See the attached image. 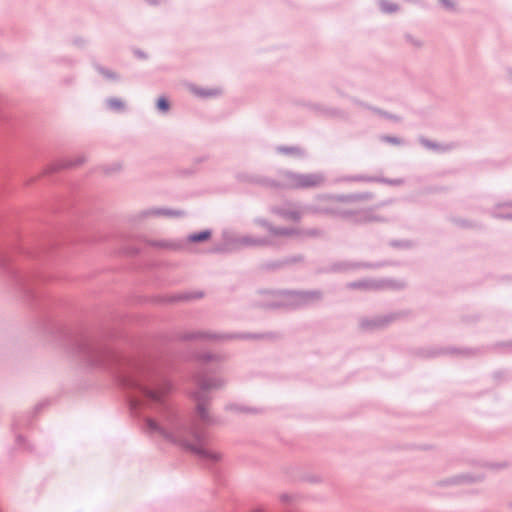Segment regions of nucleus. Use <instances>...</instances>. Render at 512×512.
<instances>
[{
    "label": "nucleus",
    "instance_id": "obj_1",
    "mask_svg": "<svg viewBox=\"0 0 512 512\" xmlns=\"http://www.w3.org/2000/svg\"><path fill=\"white\" fill-rule=\"evenodd\" d=\"M76 241L63 225H49L23 236L14 223H0V271L37 313L38 329L65 347L81 364L110 371L119 387L127 394L130 407L142 413L156 410L164 424L144 417L146 429L161 435L194 455L212 473L218 474L217 464L222 455L208 447V434L194 420H184L158 389L159 382L171 384L162 377L150 360L128 357L112 345L115 332L101 330L90 333L82 328H69L51 314L60 301L52 297L43 285L53 276L40 271V264L51 261L59 247Z\"/></svg>",
    "mask_w": 512,
    "mask_h": 512
},
{
    "label": "nucleus",
    "instance_id": "obj_2",
    "mask_svg": "<svg viewBox=\"0 0 512 512\" xmlns=\"http://www.w3.org/2000/svg\"><path fill=\"white\" fill-rule=\"evenodd\" d=\"M196 385L197 390L192 393V397L196 401V416L204 425L209 426L217 424L218 420L209 414L207 408L210 402L208 392L213 389L221 388L224 385L223 380L202 374L198 376Z\"/></svg>",
    "mask_w": 512,
    "mask_h": 512
},
{
    "label": "nucleus",
    "instance_id": "obj_3",
    "mask_svg": "<svg viewBox=\"0 0 512 512\" xmlns=\"http://www.w3.org/2000/svg\"><path fill=\"white\" fill-rule=\"evenodd\" d=\"M196 385L197 390L192 393V397L196 401V416L204 425L209 426L217 424L218 420L209 414L207 408L210 402L208 392L213 389L221 388L224 385L223 380L202 374L198 376Z\"/></svg>",
    "mask_w": 512,
    "mask_h": 512
},
{
    "label": "nucleus",
    "instance_id": "obj_4",
    "mask_svg": "<svg viewBox=\"0 0 512 512\" xmlns=\"http://www.w3.org/2000/svg\"><path fill=\"white\" fill-rule=\"evenodd\" d=\"M181 341H194V340H266V341H277L282 338L279 332H264V333H215L209 331H193L181 333L178 336Z\"/></svg>",
    "mask_w": 512,
    "mask_h": 512
},
{
    "label": "nucleus",
    "instance_id": "obj_5",
    "mask_svg": "<svg viewBox=\"0 0 512 512\" xmlns=\"http://www.w3.org/2000/svg\"><path fill=\"white\" fill-rule=\"evenodd\" d=\"M410 355L419 359H435L440 356L473 358L482 353L480 348L430 345L410 349Z\"/></svg>",
    "mask_w": 512,
    "mask_h": 512
},
{
    "label": "nucleus",
    "instance_id": "obj_6",
    "mask_svg": "<svg viewBox=\"0 0 512 512\" xmlns=\"http://www.w3.org/2000/svg\"><path fill=\"white\" fill-rule=\"evenodd\" d=\"M411 315L410 310L393 311L384 315L362 317L359 319V329L365 333H373L388 328L392 323Z\"/></svg>",
    "mask_w": 512,
    "mask_h": 512
},
{
    "label": "nucleus",
    "instance_id": "obj_7",
    "mask_svg": "<svg viewBox=\"0 0 512 512\" xmlns=\"http://www.w3.org/2000/svg\"><path fill=\"white\" fill-rule=\"evenodd\" d=\"M284 179V188L287 189H310L319 187L325 180L320 173H297L290 170L281 172Z\"/></svg>",
    "mask_w": 512,
    "mask_h": 512
},
{
    "label": "nucleus",
    "instance_id": "obj_8",
    "mask_svg": "<svg viewBox=\"0 0 512 512\" xmlns=\"http://www.w3.org/2000/svg\"><path fill=\"white\" fill-rule=\"evenodd\" d=\"M276 296H287L290 299L291 310H297L309 306L313 302H318L323 299V292L319 289L315 290H295V289H282L270 291Z\"/></svg>",
    "mask_w": 512,
    "mask_h": 512
},
{
    "label": "nucleus",
    "instance_id": "obj_9",
    "mask_svg": "<svg viewBox=\"0 0 512 512\" xmlns=\"http://www.w3.org/2000/svg\"><path fill=\"white\" fill-rule=\"evenodd\" d=\"M391 263L389 261L380 262H353V261H336L328 267L319 268L316 270V274H337L346 273L348 271L357 269H378L384 266H388Z\"/></svg>",
    "mask_w": 512,
    "mask_h": 512
},
{
    "label": "nucleus",
    "instance_id": "obj_10",
    "mask_svg": "<svg viewBox=\"0 0 512 512\" xmlns=\"http://www.w3.org/2000/svg\"><path fill=\"white\" fill-rule=\"evenodd\" d=\"M277 289H260L258 293L261 295L271 296V300H262L256 301L253 303V307L257 309H261L264 311H274V310H291L290 299L287 296H276L270 291H276Z\"/></svg>",
    "mask_w": 512,
    "mask_h": 512
},
{
    "label": "nucleus",
    "instance_id": "obj_11",
    "mask_svg": "<svg viewBox=\"0 0 512 512\" xmlns=\"http://www.w3.org/2000/svg\"><path fill=\"white\" fill-rule=\"evenodd\" d=\"M242 249L241 237H235L229 232H223L222 241L208 250L211 254H232Z\"/></svg>",
    "mask_w": 512,
    "mask_h": 512
},
{
    "label": "nucleus",
    "instance_id": "obj_12",
    "mask_svg": "<svg viewBox=\"0 0 512 512\" xmlns=\"http://www.w3.org/2000/svg\"><path fill=\"white\" fill-rule=\"evenodd\" d=\"M86 161L84 156H78L74 160H57L48 164L42 172L43 176H52L53 174L63 170L70 169L82 165Z\"/></svg>",
    "mask_w": 512,
    "mask_h": 512
},
{
    "label": "nucleus",
    "instance_id": "obj_13",
    "mask_svg": "<svg viewBox=\"0 0 512 512\" xmlns=\"http://www.w3.org/2000/svg\"><path fill=\"white\" fill-rule=\"evenodd\" d=\"M305 106L317 116L325 118H345L346 113L336 107H329L322 103L307 102Z\"/></svg>",
    "mask_w": 512,
    "mask_h": 512
},
{
    "label": "nucleus",
    "instance_id": "obj_14",
    "mask_svg": "<svg viewBox=\"0 0 512 512\" xmlns=\"http://www.w3.org/2000/svg\"><path fill=\"white\" fill-rule=\"evenodd\" d=\"M49 401L45 400L35 405L32 412H29L28 415L24 414H16L13 417L12 428L14 431L23 428L24 426H29L32 423L33 417H35L38 413H40L45 407L49 405Z\"/></svg>",
    "mask_w": 512,
    "mask_h": 512
},
{
    "label": "nucleus",
    "instance_id": "obj_15",
    "mask_svg": "<svg viewBox=\"0 0 512 512\" xmlns=\"http://www.w3.org/2000/svg\"><path fill=\"white\" fill-rule=\"evenodd\" d=\"M195 359L201 366V371L195 376V382L197 383L199 375L205 374L208 376V373L216 371L214 369H209L207 365L211 363H220L222 361V356L212 352H200L195 355Z\"/></svg>",
    "mask_w": 512,
    "mask_h": 512
},
{
    "label": "nucleus",
    "instance_id": "obj_16",
    "mask_svg": "<svg viewBox=\"0 0 512 512\" xmlns=\"http://www.w3.org/2000/svg\"><path fill=\"white\" fill-rule=\"evenodd\" d=\"M186 213L183 210H175L170 208H149L141 211L137 218L138 220H142L148 217H159V216H168V217H182Z\"/></svg>",
    "mask_w": 512,
    "mask_h": 512
},
{
    "label": "nucleus",
    "instance_id": "obj_17",
    "mask_svg": "<svg viewBox=\"0 0 512 512\" xmlns=\"http://www.w3.org/2000/svg\"><path fill=\"white\" fill-rule=\"evenodd\" d=\"M383 287V281L372 279H362L347 284V288L352 290H379Z\"/></svg>",
    "mask_w": 512,
    "mask_h": 512
},
{
    "label": "nucleus",
    "instance_id": "obj_18",
    "mask_svg": "<svg viewBox=\"0 0 512 512\" xmlns=\"http://www.w3.org/2000/svg\"><path fill=\"white\" fill-rule=\"evenodd\" d=\"M418 141L423 147L433 150L438 153L448 152L456 147V145L454 143L441 144V143L432 141L424 136H420Z\"/></svg>",
    "mask_w": 512,
    "mask_h": 512
},
{
    "label": "nucleus",
    "instance_id": "obj_19",
    "mask_svg": "<svg viewBox=\"0 0 512 512\" xmlns=\"http://www.w3.org/2000/svg\"><path fill=\"white\" fill-rule=\"evenodd\" d=\"M249 182L273 189H284V181L280 182L264 176L253 175L249 177Z\"/></svg>",
    "mask_w": 512,
    "mask_h": 512
},
{
    "label": "nucleus",
    "instance_id": "obj_20",
    "mask_svg": "<svg viewBox=\"0 0 512 512\" xmlns=\"http://www.w3.org/2000/svg\"><path fill=\"white\" fill-rule=\"evenodd\" d=\"M241 244L243 247H264L272 245L271 239L268 237H253L250 235L241 236Z\"/></svg>",
    "mask_w": 512,
    "mask_h": 512
},
{
    "label": "nucleus",
    "instance_id": "obj_21",
    "mask_svg": "<svg viewBox=\"0 0 512 512\" xmlns=\"http://www.w3.org/2000/svg\"><path fill=\"white\" fill-rule=\"evenodd\" d=\"M276 152L283 155L293 156L295 158L303 159L307 157V152L300 146H286L279 145L275 148Z\"/></svg>",
    "mask_w": 512,
    "mask_h": 512
},
{
    "label": "nucleus",
    "instance_id": "obj_22",
    "mask_svg": "<svg viewBox=\"0 0 512 512\" xmlns=\"http://www.w3.org/2000/svg\"><path fill=\"white\" fill-rule=\"evenodd\" d=\"M213 231L212 229H203L200 231H196L193 233H190L186 240L188 243L198 244V243H204L209 241L212 238Z\"/></svg>",
    "mask_w": 512,
    "mask_h": 512
},
{
    "label": "nucleus",
    "instance_id": "obj_23",
    "mask_svg": "<svg viewBox=\"0 0 512 512\" xmlns=\"http://www.w3.org/2000/svg\"><path fill=\"white\" fill-rule=\"evenodd\" d=\"M76 202L77 200L74 196L58 199L52 207L53 213H61L72 210L75 207Z\"/></svg>",
    "mask_w": 512,
    "mask_h": 512
},
{
    "label": "nucleus",
    "instance_id": "obj_24",
    "mask_svg": "<svg viewBox=\"0 0 512 512\" xmlns=\"http://www.w3.org/2000/svg\"><path fill=\"white\" fill-rule=\"evenodd\" d=\"M316 212L322 213L325 215H331L334 217H339L345 220H349L350 216L352 215L351 209H341V208H332V207H325V208H318L316 209Z\"/></svg>",
    "mask_w": 512,
    "mask_h": 512
},
{
    "label": "nucleus",
    "instance_id": "obj_25",
    "mask_svg": "<svg viewBox=\"0 0 512 512\" xmlns=\"http://www.w3.org/2000/svg\"><path fill=\"white\" fill-rule=\"evenodd\" d=\"M141 241L147 245V246H151V247H154V248H161V249H173V250H176L178 248H180V245L178 244H175L173 242H170V241H167V240H151V239H147L145 237H143L141 239Z\"/></svg>",
    "mask_w": 512,
    "mask_h": 512
},
{
    "label": "nucleus",
    "instance_id": "obj_26",
    "mask_svg": "<svg viewBox=\"0 0 512 512\" xmlns=\"http://www.w3.org/2000/svg\"><path fill=\"white\" fill-rule=\"evenodd\" d=\"M180 301H191V292H181L169 297L158 296L154 300L156 303H175Z\"/></svg>",
    "mask_w": 512,
    "mask_h": 512
},
{
    "label": "nucleus",
    "instance_id": "obj_27",
    "mask_svg": "<svg viewBox=\"0 0 512 512\" xmlns=\"http://www.w3.org/2000/svg\"><path fill=\"white\" fill-rule=\"evenodd\" d=\"M191 91L193 94L200 98H210V97H216L221 94V90L217 88H202L198 87L196 85L191 86Z\"/></svg>",
    "mask_w": 512,
    "mask_h": 512
},
{
    "label": "nucleus",
    "instance_id": "obj_28",
    "mask_svg": "<svg viewBox=\"0 0 512 512\" xmlns=\"http://www.w3.org/2000/svg\"><path fill=\"white\" fill-rule=\"evenodd\" d=\"M450 220L455 225H457V226H459L461 228H464V229L483 230L485 228L482 223L471 221V220H467V219L452 217Z\"/></svg>",
    "mask_w": 512,
    "mask_h": 512
},
{
    "label": "nucleus",
    "instance_id": "obj_29",
    "mask_svg": "<svg viewBox=\"0 0 512 512\" xmlns=\"http://www.w3.org/2000/svg\"><path fill=\"white\" fill-rule=\"evenodd\" d=\"M359 104L365 106L368 110L374 112L375 114L385 118V119H388V120H392L394 122H400L401 121V117L398 116V115H395V114H392L388 111H385L381 108H378V107H375V106H371L369 104H365V103H362V102H359Z\"/></svg>",
    "mask_w": 512,
    "mask_h": 512
},
{
    "label": "nucleus",
    "instance_id": "obj_30",
    "mask_svg": "<svg viewBox=\"0 0 512 512\" xmlns=\"http://www.w3.org/2000/svg\"><path fill=\"white\" fill-rule=\"evenodd\" d=\"M274 213L279 215L280 217L292 220L294 222H299L301 219V213L297 210H291L286 208H275Z\"/></svg>",
    "mask_w": 512,
    "mask_h": 512
},
{
    "label": "nucleus",
    "instance_id": "obj_31",
    "mask_svg": "<svg viewBox=\"0 0 512 512\" xmlns=\"http://www.w3.org/2000/svg\"><path fill=\"white\" fill-rule=\"evenodd\" d=\"M458 478H459V485L473 484V483H480V482L484 481L485 475L484 474L462 473V474H458Z\"/></svg>",
    "mask_w": 512,
    "mask_h": 512
},
{
    "label": "nucleus",
    "instance_id": "obj_32",
    "mask_svg": "<svg viewBox=\"0 0 512 512\" xmlns=\"http://www.w3.org/2000/svg\"><path fill=\"white\" fill-rule=\"evenodd\" d=\"M94 68L95 70L101 74L103 77H105L106 79L108 80H111V81H119L120 80V75L98 63H94Z\"/></svg>",
    "mask_w": 512,
    "mask_h": 512
},
{
    "label": "nucleus",
    "instance_id": "obj_33",
    "mask_svg": "<svg viewBox=\"0 0 512 512\" xmlns=\"http://www.w3.org/2000/svg\"><path fill=\"white\" fill-rule=\"evenodd\" d=\"M283 268H285L283 258L278 260L267 261L260 265V269L267 272L278 271Z\"/></svg>",
    "mask_w": 512,
    "mask_h": 512
},
{
    "label": "nucleus",
    "instance_id": "obj_34",
    "mask_svg": "<svg viewBox=\"0 0 512 512\" xmlns=\"http://www.w3.org/2000/svg\"><path fill=\"white\" fill-rule=\"evenodd\" d=\"M225 410L227 411H234L237 413H257L258 410L253 407L243 406L236 403L227 404L225 406Z\"/></svg>",
    "mask_w": 512,
    "mask_h": 512
},
{
    "label": "nucleus",
    "instance_id": "obj_35",
    "mask_svg": "<svg viewBox=\"0 0 512 512\" xmlns=\"http://www.w3.org/2000/svg\"><path fill=\"white\" fill-rule=\"evenodd\" d=\"M383 281V288H389L392 290H402L406 287V283L403 280H396V279H384Z\"/></svg>",
    "mask_w": 512,
    "mask_h": 512
},
{
    "label": "nucleus",
    "instance_id": "obj_36",
    "mask_svg": "<svg viewBox=\"0 0 512 512\" xmlns=\"http://www.w3.org/2000/svg\"><path fill=\"white\" fill-rule=\"evenodd\" d=\"M389 246L397 249H411L414 243L408 239H392L389 241Z\"/></svg>",
    "mask_w": 512,
    "mask_h": 512
},
{
    "label": "nucleus",
    "instance_id": "obj_37",
    "mask_svg": "<svg viewBox=\"0 0 512 512\" xmlns=\"http://www.w3.org/2000/svg\"><path fill=\"white\" fill-rule=\"evenodd\" d=\"M107 106L109 109L113 111H124L125 110V103L120 98L111 97L106 100Z\"/></svg>",
    "mask_w": 512,
    "mask_h": 512
},
{
    "label": "nucleus",
    "instance_id": "obj_38",
    "mask_svg": "<svg viewBox=\"0 0 512 512\" xmlns=\"http://www.w3.org/2000/svg\"><path fill=\"white\" fill-rule=\"evenodd\" d=\"M379 8L381 12L386 14L395 13L399 10V5L387 0H379Z\"/></svg>",
    "mask_w": 512,
    "mask_h": 512
},
{
    "label": "nucleus",
    "instance_id": "obj_39",
    "mask_svg": "<svg viewBox=\"0 0 512 512\" xmlns=\"http://www.w3.org/2000/svg\"><path fill=\"white\" fill-rule=\"evenodd\" d=\"M349 221L356 225L367 224L366 222V214L364 210H352V215L350 216Z\"/></svg>",
    "mask_w": 512,
    "mask_h": 512
},
{
    "label": "nucleus",
    "instance_id": "obj_40",
    "mask_svg": "<svg viewBox=\"0 0 512 512\" xmlns=\"http://www.w3.org/2000/svg\"><path fill=\"white\" fill-rule=\"evenodd\" d=\"M365 214H366V222H367V224L368 223H372V222H381V223L388 222V219L386 217L378 215V214H375L374 213V208H367V209H365Z\"/></svg>",
    "mask_w": 512,
    "mask_h": 512
},
{
    "label": "nucleus",
    "instance_id": "obj_41",
    "mask_svg": "<svg viewBox=\"0 0 512 512\" xmlns=\"http://www.w3.org/2000/svg\"><path fill=\"white\" fill-rule=\"evenodd\" d=\"M156 108L160 113H167L170 108V100L166 96H160L156 100Z\"/></svg>",
    "mask_w": 512,
    "mask_h": 512
},
{
    "label": "nucleus",
    "instance_id": "obj_42",
    "mask_svg": "<svg viewBox=\"0 0 512 512\" xmlns=\"http://www.w3.org/2000/svg\"><path fill=\"white\" fill-rule=\"evenodd\" d=\"M333 200L340 203H354L358 202V198L356 197V193L350 194H337L331 197Z\"/></svg>",
    "mask_w": 512,
    "mask_h": 512
},
{
    "label": "nucleus",
    "instance_id": "obj_43",
    "mask_svg": "<svg viewBox=\"0 0 512 512\" xmlns=\"http://www.w3.org/2000/svg\"><path fill=\"white\" fill-rule=\"evenodd\" d=\"M294 496L289 493H282L280 495V501L285 505L284 512H297L292 506V500Z\"/></svg>",
    "mask_w": 512,
    "mask_h": 512
},
{
    "label": "nucleus",
    "instance_id": "obj_44",
    "mask_svg": "<svg viewBox=\"0 0 512 512\" xmlns=\"http://www.w3.org/2000/svg\"><path fill=\"white\" fill-rule=\"evenodd\" d=\"M298 234H300L299 230L289 227H276V230L273 231L274 236H292Z\"/></svg>",
    "mask_w": 512,
    "mask_h": 512
},
{
    "label": "nucleus",
    "instance_id": "obj_45",
    "mask_svg": "<svg viewBox=\"0 0 512 512\" xmlns=\"http://www.w3.org/2000/svg\"><path fill=\"white\" fill-rule=\"evenodd\" d=\"M459 478L458 475H454L436 482V486L438 487H447V486H458Z\"/></svg>",
    "mask_w": 512,
    "mask_h": 512
},
{
    "label": "nucleus",
    "instance_id": "obj_46",
    "mask_svg": "<svg viewBox=\"0 0 512 512\" xmlns=\"http://www.w3.org/2000/svg\"><path fill=\"white\" fill-rule=\"evenodd\" d=\"M380 140L385 143H389L392 145L401 146L405 144V140L403 138L397 137V136H391V135H382L380 137Z\"/></svg>",
    "mask_w": 512,
    "mask_h": 512
},
{
    "label": "nucleus",
    "instance_id": "obj_47",
    "mask_svg": "<svg viewBox=\"0 0 512 512\" xmlns=\"http://www.w3.org/2000/svg\"><path fill=\"white\" fill-rule=\"evenodd\" d=\"M254 223L257 224L258 226L265 228L272 235L273 231L276 230V227L273 226L267 219L264 218H255Z\"/></svg>",
    "mask_w": 512,
    "mask_h": 512
},
{
    "label": "nucleus",
    "instance_id": "obj_48",
    "mask_svg": "<svg viewBox=\"0 0 512 512\" xmlns=\"http://www.w3.org/2000/svg\"><path fill=\"white\" fill-rule=\"evenodd\" d=\"M283 260H284V266L287 267V266H290V265H293L296 263L303 262L305 260V257L302 254H297V255L287 256V257L283 258Z\"/></svg>",
    "mask_w": 512,
    "mask_h": 512
},
{
    "label": "nucleus",
    "instance_id": "obj_49",
    "mask_svg": "<svg viewBox=\"0 0 512 512\" xmlns=\"http://www.w3.org/2000/svg\"><path fill=\"white\" fill-rule=\"evenodd\" d=\"M122 169V165L121 163L119 162H115V163H112V164H109V165H105L103 167V172L106 174V175H113L115 173H118L120 172Z\"/></svg>",
    "mask_w": 512,
    "mask_h": 512
},
{
    "label": "nucleus",
    "instance_id": "obj_50",
    "mask_svg": "<svg viewBox=\"0 0 512 512\" xmlns=\"http://www.w3.org/2000/svg\"><path fill=\"white\" fill-rule=\"evenodd\" d=\"M377 182L384 183V184L391 185V186H400L404 183V180L401 178L390 179V178H385V177H377Z\"/></svg>",
    "mask_w": 512,
    "mask_h": 512
},
{
    "label": "nucleus",
    "instance_id": "obj_51",
    "mask_svg": "<svg viewBox=\"0 0 512 512\" xmlns=\"http://www.w3.org/2000/svg\"><path fill=\"white\" fill-rule=\"evenodd\" d=\"M142 249L136 245L129 244L123 248V253L128 256H138L141 254Z\"/></svg>",
    "mask_w": 512,
    "mask_h": 512
},
{
    "label": "nucleus",
    "instance_id": "obj_52",
    "mask_svg": "<svg viewBox=\"0 0 512 512\" xmlns=\"http://www.w3.org/2000/svg\"><path fill=\"white\" fill-rule=\"evenodd\" d=\"M496 207L494 206V209L490 210L489 214L491 217L495 219H501V220H510L512 221V213H500L496 211Z\"/></svg>",
    "mask_w": 512,
    "mask_h": 512
},
{
    "label": "nucleus",
    "instance_id": "obj_53",
    "mask_svg": "<svg viewBox=\"0 0 512 512\" xmlns=\"http://www.w3.org/2000/svg\"><path fill=\"white\" fill-rule=\"evenodd\" d=\"M483 467L492 469V470H500L508 467L507 462H485Z\"/></svg>",
    "mask_w": 512,
    "mask_h": 512
},
{
    "label": "nucleus",
    "instance_id": "obj_54",
    "mask_svg": "<svg viewBox=\"0 0 512 512\" xmlns=\"http://www.w3.org/2000/svg\"><path fill=\"white\" fill-rule=\"evenodd\" d=\"M353 181L377 182V176L356 175L351 177Z\"/></svg>",
    "mask_w": 512,
    "mask_h": 512
},
{
    "label": "nucleus",
    "instance_id": "obj_55",
    "mask_svg": "<svg viewBox=\"0 0 512 512\" xmlns=\"http://www.w3.org/2000/svg\"><path fill=\"white\" fill-rule=\"evenodd\" d=\"M197 169L196 167L192 166L190 168H186V169H180L178 170V175L179 176H182V177H189V176H192L196 173Z\"/></svg>",
    "mask_w": 512,
    "mask_h": 512
},
{
    "label": "nucleus",
    "instance_id": "obj_56",
    "mask_svg": "<svg viewBox=\"0 0 512 512\" xmlns=\"http://www.w3.org/2000/svg\"><path fill=\"white\" fill-rule=\"evenodd\" d=\"M442 6L448 11H455L456 4L453 0H438Z\"/></svg>",
    "mask_w": 512,
    "mask_h": 512
},
{
    "label": "nucleus",
    "instance_id": "obj_57",
    "mask_svg": "<svg viewBox=\"0 0 512 512\" xmlns=\"http://www.w3.org/2000/svg\"><path fill=\"white\" fill-rule=\"evenodd\" d=\"M323 233V230L318 228H311L305 231V234L309 237H321Z\"/></svg>",
    "mask_w": 512,
    "mask_h": 512
},
{
    "label": "nucleus",
    "instance_id": "obj_58",
    "mask_svg": "<svg viewBox=\"0 0 512 512\" xmlns=\"http://www.w3.org/2000/svg\"><path fill=\"white\" fill-rule=\"evenodd\" d=\"M356 197L358 198V202L367 201L373 199L374 195L371 192H362L356 193Z\"/></svg>",
    "mask_w": 512,
    "mask_h": 512
},
{
    "label": "nucleus",
    "instance_id": "obj_59",
    "mask_svg": "<svg viewBox=\"0 0 512 512\" xmlns=\"http://www.w3.org/2000/svg\"><path fill=\"white\" fill-rule=\"evenodd\" d=\"M133 54L136 58L138 59H141V60H146L148 59V55L146 52H144L143 50L139 49V48H134L133 49Z\"/></svg>",
    "mask_w": 512,
    "mask_h": 512
},
{
    "label": "nucleus",
    "instance_id": "obj_60",
    "mask_svg": "<svg viewBox=\"0 0 512 512\" xmlns=\"http://www.w3.org/2000/svg\"><path fill=\"white\" fill-rule=\"evenodd\" d=\"M303 480H305L309 483L315 484V483L321 482L322 478L318 475H306L303 477Z\"/></svg>",
    "mask_w": 512,
    "mask_h": 512
},
{
    "label": "nucleus",
    "instance_id": "obj_61",
    "mask_svg": "<svg viewBox=\"0 0 512 512\" xmlns=\"http://www.w3.org/2000/svg\"><path fill=\"white\" fill-rule=\"evenodd\" d=\"M497 348H506L508 351L512 352V340L502 341L495 344Z\"/></svg>",
    "mask_w": 512,
    "mask_h": 512
},
{
    "label": "nucleus",
    "instance_id": "obj_62",
    "mask_svg": "<svg viewBox=\"0 0 512 512\" xmlns=\"http://www.w3.org/2000/svg\"><path fill=\"white\" fill-rule=\"evenodd\" d=\"M16 443L19 446L25 447L26 449H30L29 445L26 442L25 437L22 434H17L16 435Z\"/></svg>",
    "mask_w": 512,
    "mask_h": 512
},
{
    "label": "nucleus",
    "instance_id": "obj_63",
    "mask_svg": "<svg viewBox=\"0 0 512 512\" xmlns=\"http://www.w3.org/2000/svg\"><path fill=\"white\" fill-rule=\"evenodd\" d=\"M449 190L446 186H434L429 189V192L431 193H443L447 192Z\"/></svg>",
    "mask_w": 512,
    "mask_h": 512
},
{
    "label": "nucleus",
    "instance_id": "obj_64",
    "mask_svg": "<svg viewBox=\"0 0 512 512\" xmlns=\"http://www.w3.org/2000/svg\"><path fill=\"white\" fill-rule=\"evenodd\" d=\"M405 38L408 42H410L411 44H413L416 47H420L422 45L421 41L414 39L413 36L410 34H406Z\"/></svg>",
    "mask_w": 512,
    "mask_h": 512
}]
</instances>
